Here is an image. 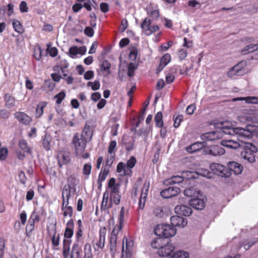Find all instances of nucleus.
Returning <instances> with one entry per match:
<instances>
[{
	"label": "nucleus",
	"instance_id": "nucleus-35",
	"mask_svg": "<svg viewBox=\"0 0 258 258\" xmlns=\"http://www.w3.org/2000/svg\"><path fill=\"white\" fill-rule=\"evenodd\" d=\"M183 181V177L180 176H173L171 178L167 180L166 182L169 184L180 183Z\"/></svg>",
	"mask_w": 258,
	"mask_h": 258
},
{
	"label": "nucleus",
	"instance_id": "nucleus-13",
	"mask_svg": "<svg viewBox=\"0 0 258 258\" xmlns=\"http://www.w3.org/2000/svg\"><path fill=\"white\" fill-rule=\"evenodd\" d=\"M170 222L171 225L175 228L178 227L179 228H183L187 224L186 218L181 217L179 215L172 216L170 218Z\"/></svg>",
	"mask_w": 258,
	"mask_h": 258
},
{
	"label": "nucleus",
	"instance_id": "nucleus-42",
	"mask_svg": "<svg viewBox=\"0 0 258 258\" xmlns=\"http://www.w3.org/2000/svg\"><path fill=\"white\" fill-rule=\"evenodd\" d=\"M150 24L151 21L148 18H145L143 23L141 24V27L142 29L144 31L145 34L147 32V30L149 29Z\"/></svg>",
	"mask_w": 258,
	"mask_h": 258
},
{
	"label": "nucleus",
	"instance_id": "nucleus-3",
	"mask_svg": "<svg viewBox=\"0 0 258 258\" xmlns=\"http://www.w3.org/2000/svg\"><path fill=\"white\" fill-rule=\"evenodd\" d=\"M243 150L241 152V156L244 160L249 163H253L255 161L254 154L257 152V148L251 143L245 142L242 144Z\"/></svg>",
	"mask_w": 258,
	"mask_h": 258
},
{
	"label": "nucleus",
	"instance_id": "nucleus-30",
	"mask_svg": "<svg viewBox=\"0 0 258 258\" xmlns=\"http://www.w3.org/2000/svg\"><path fill=\"white\" fill-rule=\"evenodd\" d=\"M110 67L111 64L107 60H104L103 61L101 66V71L106 73L105 76H107L108 75L110 74Z\"/></svg>",
	"mask_w": 258,
	"mask_h": 258
},
{
	"label": "nucleus",
	"instance_id": "nucleus-58",
	"mask_svg": "<svg viewBox=\"0 0 258 258\" xmlns=\"http://www.w3.org/2000/svg\"><path fill=\"white\" fill-rule=\"evenodd\" d=\"M182 174L184 176H186L187 179L196 178L197 176V174L192 171H183Z\"/></svg>",
	"mask_w": 258,
	"mask_h": 258
},
{
	"label": "nucleus",
	"instance_id": "nucleus-36",
	"mask_svg": "<svg viewBox=\"0 0 258 258\" xmlns=\"http://www.w3.org/2000/svg\"><path fill=\"white\" fill-rule=\"evenodd\" d=\"M13 26L15 31L18 33L22 34L24 32V29L22 27V26L19 21L17 20H14L13 21Z\"/></svg>",
	"mask_w": 258,
	"mask_h": 258
},
{
	"label": "nucleus",
	"instance_id": "nucleus-29",
	"mask_svg": "<svg viewBox=\"0 0 258 258\" xmlns=\"http://www.w3.org/2000/svg\"><path fill=\"white\" fill-rule=\"evenodd\" d=\"M47 103L45 102H40L37 105L35 111V115L37 117H40L43 113V108L46 107Z\"/></svg>",
	"mask_w": 258,
	"mask_h": 258
},
{
	"label": "nucleus",
	"instance_id": "nucleus-57",
	"mask_svg": "<svg viewBox=\"0 0 258 258\" xmlns=\"http://www.w3.org/2000/svg\"><path fill=\"white\" fill-rule=\"evenodd\" d=\"M79 53V49L77 46H73L69 49L70 56L74 58L77 54Z\"/></svg>",
	"mask_w": 258,
	"mask_h": 258
},
{
	"label": "nucleus",
	"instance_id": "nucleus-46",
	"mask_svg": "<svg viewBox=\"0 0 258 258\" xmlns=\"http://www.w3.org/2000/svg\"><path fill=\"white\" fill-rule=\"evenodd\" d=\"M257 242H258V238L255 237V238H253L252 239H251L249 242H248L247 243H243L242 246H243L245 250H248V249L250 248V247L251 246H252L253 245H254L255 243H256Z\"/></svg>",
	"mask_w": 258,
	"mask_h": 258
},
{
	"label": "nucleus",
	"instance_id": "nucleus-15",
	"mask_svg": "<svg viewBox=\"0 0 258 258\" xmlns=\"http://www.w3.org/2000/svg\"><path fill=\"white\" fill-rule=\"evenodd\" d=\"M174 210L176 214L184 216H188L192 213V209L190 207L183 205L176 206Z\"/></svg>",
	"mask_w": 258,
	"mask_h": 258
},
{
	"label": "nucleus",
	"instance_id": "nucleus-28",
	"mask_svg": "<svg viewBox=\"0 0 258 258\" xmlns=\"http://www.w3.org/2000/svg\"><path fill=\"white\" fill-rule=\"evenodd\" d=\"M68 183L65 185H70V187L73 188V192L75 193L76 190V184L77 179L74 174L70 175L67 179Z\"/></svg>",
	"mask_w": 258,
	"mask_h": 258
},
{
	"label": "nucleus",
	"instance_id": "nucleus-61",
	"mask_svg": "<svg viewBox=\"0 0 258 258\" xmlns=\"http://www.w3.org/2000/svg\"><path fill=\"white\" fill-rule=\"evenodd\" d=\"M91 165L89 164H85L83 168V173L86 175H90L91 170Z\"/></svg>",
	"mask_w": 258,
	"mask_h": 258
},
{
	"label": "nucleus",
	"instance_id": "nucleus-40",
	"mask_svg": "<svg viewBox=\"0 0 258 258\" xmlns=\"http://www.w3.org/2000/svg\"><path fill=\"white\" fill-rule=\"evenodd\" d=\"M148 104H149V102H148L147 104L143 108H142V110H141V111L140 112V115H139V116L138 118V120H137V121L136 122V127H139V126L140 124V123L144 120V115L145 114L146 107H147V106H148Z\"/></svg>",
	"mask_w": 258,
	"mask_h": 258
},
{
	"label": "nucleus",
	"instance_id": "nucleus-64",
	"mask_svg": "<svg viewBox=\"0 0 258 258\" xmlns=\"http://www.w3.org/2000/svg\"><path fill=\"white\" fill-rule=\"evenodd\" d=\"M187 50L185 49H181L178 52V57L180 60H183L187 56Z\"/></svg>",
	"mask_w": 258,
	"mask_h": 258
},
{
	"label": "nucleus",
	"instance_id": "nucleus-22",
	"mask_svg": "<svg viewBox=\"0 0 258 258\" xmlns=\"http://www.w3.org/2000/svg\"><path fill=\"white\" fill-rule=\"evenodd\" d=\"M233 101H245L247 103L258 104V97L254 96L235 98L233 99Z\"/></svg>",
	"mask_w": 258,
	"mask_h": 258
},
{
	"label": "nucleus",
	"instance_id": "nucleus-56",
	"mask_svg": "<svg viewBox=\"0 0 258 258\" xmlns=\"http://www.w3.org/2000/svg\"><path fill=\"white\" fill-rule=\"evenodd\" d=\"M137 54L138 50L137 48H132L129 54L130 59L132 60H135L137 58Z\"/></svg>",
	"mask_w": 258,
	"mask_h": 258
},
{
	"label": "nucleus",
	"instance_id": "nucleus-55",
	"mask_svg": "<svg viewBox=\"0 0 258 258\" xmlns=\"http://www.w3.org/2000/svg\"><path fill=\"white\" fill-rule=\"evenodd\" d=\"M196 194V192L193 187L188 188L187 189H185L184 190V194L185 196L191 197H193L195 194Z\"/></svg>",
	"mask_w": 258,
	"mask_h": 258
},
{
	"label": "nucleus",
	"instance_id": "nucleus-54",
	"mask_svg": "<svg viewBox=\"0 0 258 258\" xmlns=\"http://www.w3.org/2000/svg\"><path fill=\"white\" fill-rule=\"evenodd\" d=\"M42 56V50L40 47L35 48L34 50V56L37 60H40Z\"/></svg>",
	"mask_w": 258,
	"mask_h": 258
},
{
	"label": "nucleus",
	"instance_id": "nucleus-1",
	"mask_svg": "<svg viewBox=\"0 0 258 258\" xmlns=\"http://www.w3.org/2000/svg\"><path fill=\"white\" fill-rule=\"evenodd\" d=\"M216 127L226 135H237L238 142L233 140H223L221 145L230 149H236L242 148V144L245 141L244 140L249 139L252 137L255 133L258 138V128L250 124H247L244 128L234 127L231 123L228 122H220L217 124Z\"/></svg>",
	"mask_w": 258,
	"mask_h": 258
},
{
	"label": "nucleus",
	"instance_id": "nucleus-12",
	"mask_svg": "<svg viewBox=\"0 0 258 258\" xmlns=\"http://www.w3.org/2000/svg\"><path fill=\"white\" fill-rule=\"evenodd\" d=\"M205 200L206 198L201 195L197 198L191 199L189 201V204L195 209L201 210L205 207Z\"/></svg>",
	"mask_w": 258,
	"mask_h": 258
},
{
	"label": "nucleus",
	"instance_id": "nucleus-9",
	"mask_svg": "<svg viewBox=\"0 0 258 258\" xmlns=\"http://www.w3.org/2000/svg\"><path fill=\"white\" fill-rule=\"evenodd\" d=\"M39 221V215L36 210H34L32 213L26 227L27 236L30 237L31 233L34 229L35 222Z\"/></svg>",
	"mask_w": 258,
	"mask_h": 258
},
{
	"label": "nucleus",
	"instance_id": "nucleus-47",
	"mask_svg": "<svg viewBox=\"0 0 258 258\" xmlns=\"http://www.w3.org/2000/svg\"><path fill=\"white\" fill-rule=\"evenodd\" d=\"M114 159V156L112 154L108 155L106 160L105 161V167L108 169L111 166Z\"/></svg>",
	"mask_w": 258,
	"mask_h": 258
},
{
	"label": "nucleus",
	"instance_id": "nucleus-49",
	"mask_svg": "<svg viewBox=\"0 0 258 258\" xmlns=\"http://www.w3.org/2000/svg\"><path fill=\"white\" fill-rule=\"evenodd\" d=\"M87 86L91 87L93 90L96 91L99 89L100 85L98 81H95L94 82H88Z\"/></svg>",
	"mask_w": 258,
	"mask_h": 258
},
{
	"label": "nucleus",
	"instance_id": "nucleus-41",
	"mask_svg": "<svg viewBox=\"0 0 258 258\" xmlns=\"http://www.w3.org/2000/svg\"><path fill=\"white\" fill-rule=\"evenodd\" d=\"M147 13L150 15L153 19H157L159 17V12L157 10H153L150 7L147 9Z\"/></svg>",
	"mask_w": 258,
	"mask_h": 258
},
{
	"label": "nucleus",
	"instance_id": "nucleus-53",
	"mask_svg": "<svg viewBox=\"0 0 258 258\" xmlns=\"http://www.w3.org/2000/svg\"><path fill=\"white\" fill-rule=\"evenodd\" d=\"M162 239L161 238H157L156 240H153L151 242V246L153 248L158 249L161 247L160 243L162 242Z\"/></svg>",
	"mask_w": 258,
	"mask_h": 258
},
{
	"label": "nucleus",
	"instance_id": "nucleus-60",
	"mask_svg": "<svg viewBox=\"0 0 258 258\" xmlns=\"http://www.w3.org/2000/svg\"><path fill=\"white\" fill-rule=\"evenodd\" d=\"M183 116L182 115H178L174 119V126L175 128L178 127L180 125V122L183 120Z\"/></svg>",
	"mask_w": 258,
	"mask_h": 258
},
{
	"label": "nucleus",
	"instance_id": "nucleus-6",
	"mask_svg": "<svg viewBox=\"0 0 258 258\" xmlns=\"http://www.w3.org/2000/svg\"><path fill=\"white\" fill-rule=\"evenodd\" d=\"M237 118L240 122L245 123L254 122L256 120L254 110L250 109H243L242 114L239 115Z\"/></svg>",
	"mask_w": 258,
	"mask_h": 258
},
{
	"label": "nucleus",
	"instance_id": "nucleus-50",
	"mask_svg": "<svg viewBox=\"0 0 258 258\" xmlns=\"http://www.w3.org/2000/svg\"><path fill=\"white\" fill-rule=\"evenodd\" d=\"M136 163V159L135 157L132 156L131 158L127 161L126 168L131 169L133 168Z\"/></svg>",
	"mask_w": 258,
	"mask_h": 258
},
{
	"label": "nucleus",
	"instance_id": "nucleus-38",
	"mask_svg": "<svg viewBox=\"0 0 258 258\" xmlns=\"http://www.w3.org/2000/svg\"><path fill=\"white\" fill-rule=\"evenodd\" d=\"M188 253L184 251H178L174 252L170 258H187Z\"/></svg>",
	"mask_w": 258,
	"mask_h": 258
},
{
	"label": "nucleus",
	"instance_id": "nucleus-43",
	"mask_svg": "<svg viewBox=\"0 0 258 258\" xmlns=\"http://www.w3.org/2000/svg\"><path fill=\"white\" fill-rule=\"evenodd\" d=\"M56 230L54 229V233L51 239L52 244L54 246H57L59 244L60 235L59 234L56 235Z\"/></svg>",
	"mask_w": 258,
	"mask_h": 258
},
{
	"label": "nucleus",
	"instance_id": "nucleus-31",
	"mask_svg": "<svg viewBox=\"0 0 258 258\" xmlns=\"http://www.w3.org/2000/svg\"><path fill=\"white\" fill-rule=\"evenodd\" d=\"M5 100L6 101V105L9 108H11L15 105V98L9 94H6L5 96Z\"/></svg>",
	"mask_w": 258,
	"mask_h": 258
},
{
	"label": "nucleus",
	"instance_id": "nucleus-51",
	"mask_svg": "<svg viewBox=\"0 0 258 258\" xmlns=\"http://www.w3.org/2000/svg\"><path fill=\"white\" fill-rule=\"evenodd\" d=\"M122 226V225L120 224H119V225H116L112 231L110 237H113L114 236V237L117 238V235L119 232L121 230Z\"/></svg>",
	"mask_w": 258,
	"mask_h": 258
},
{
	"label": "nucleus",
	"instance_id": "nucleus-21",
	"mask_svg": "<svg viewBox=\"0 0 258 258\" xmlns=\"http://www.w3.org/2000/svg\"><path fill=\"white\" fill-rule=\"evenodd\" d=\"M58 162L60 167L63 165L68 163L70 161V157L69 154L65 153H59L58 155Z\"/></svg>",
	"mask_w": 258,
	"mask_h": 258
},
{
	"label": "nucleus",
	"instance_id": "nucleus-24",
	"mask_svg": "<svg viewBox=\"0 0 258 258\" xmlns=\"http://www.w3.org/2000/svg\"><path fill=\"white\" fill-rule=\"evenodd\" d=\"M105 229H101L100 230L99 241L96 244V246L98 248L102 249L104 247L105 241Z\"/></svg>",
	"mask_w": 258,
	"mask_h": 258
},
{
	"label": "nucleus",
	"instance_id": "nucleus-10",
	"mask_svg": "<svg viewBox=\"0 0 258 258\" xmlns=\"http://www.w3.org/2000/svg\"><path fill=\"white\" fill-rule=\"evenodd\" d=\"M204 152L206 154H210L214 156H221L224 154L225 151L224 148L218 145H213L205 147Z\"/></svg>",
	"mask_w": 258,
	"mask_h": 258
},
{
	"label": "nucleus",
	"instance_id": "nucleus-26",
	"mask_svg": "<svg viewBox=\"0 0 258 258\" xmlns=\"http://www.w3.org/2000/svg\"><path fill=\"white\" fill-rule=\"evenodd\" d=\"M117 238L115 237H110L109 249L111 255H114L116 250V243Z\"/></svg>",
	"mask_w": 258,
	"mask_h": 258
},
{
	"label": "nucleus",
	"instance_id": "nucleus-45",
	"mask_svg": "<svg viewBox=\"0 0 258 258\" xmlns=\"http://www.w3.org/2000/svg\"><path fill=\"white\" fill-rule=\"evenodd\" d=\"M121 196L120 193L110 195L111 202H113L115 205H118L120 201Z\"/></svg>",
	"mask_w": 258,
	"mask_h": 258
},
{
	"label": "nucleus",
	"instance_id": "nucleus-39",
	"mask_svg": "<svg viewBox=\"0 0 258 258\" xmlns=\"http://www.w3.org/2000/svg\"><path fill=\"white\" fill-rule=\"evenodd\" d=\"M84 258H92V249L91 244L87 243L84 246Z\"/></svg>",
	"mask_w": 258,
	"mask_h": 258
},
{
	"label": "nucleus",
	"instance_id": "nucleus-16",
	"mask_svg": "<svg viewBox=\"0 0 258 258\" xmlns=\"http://www.w3.org/2000/svg\"><path fill=\"white\" fill-rule=\"evenodd\" d=\"M169 240L166 241V244L164 246H161L158 252L160 256H167L169 255L173 250V247L169 244Z\"/></svg>",
	"mask_w": 258,
	"mask_h": 258
},
{
	"label": "nucleus",
	"instance_id": "nucleus-17",
	"mask_svg": "<svg viewBox=\"0 0 258 258\" xmlns=\"http://www.w3.org/2000/svg\"><path fill=\"white\" fill-rule=\"evenodd\" d=\"M227 166L229 171L233 172L236 175L240 174L243 169L242 165L233 161L229 162Z\"/></svg>",
	"mask_w": 258,
	"mask_h": 258
},
{
	"label": "nucleus",
	"instance_id": "nucleus-34",
	"mask_svg": "<svg viewBox=\"0 0 258 258\" xmlns=\"http://www.w3.org/2000/svg\"><path fill=\"white\" fill-rule=\"evenodd\" d=\"M72 191L73 192L72 187H70V185H64L62 189V198L70 199Z\"/></svg>",
	"mask_w": 258,
	"mask_h": 258
},
{
	"label": "nucleus",
	"instance_id": "nucleus-62",
	"mask_svg": "<svg viewBox=\"0 0 258 258\" xmlns=\"http://www.w3.org/2000/svg\"><path fill=\"white\" fill-rule=\"evenodd\" d=\"M159 29V27L158 25H154L150 27L149 29L147 30V32L146 33L147 35H150L153 32L158 31Z\"/></svg>",
	"mask_w": 258,
	"mask_h": 258
},
{
	"label": "nucleus",
	"instance_id": "nucleus-52",
	"mask_svg": "<svg viewBox=\"0 0 258 258\" xmlns=\"http://www.w3.org/2000/svg\"><path fill=\"white\" fill-rule=\"evenodd\" d=\"M63 211V215L64 217H67L69 216L70 217H72L73 216V208L71 206L67 207V208H64L63 210H62Z\"/></svg>",
	"mask_w": 258,
	"mask_h": 258
},
{
	"label": "nucleus",
	"instance_id": "nucleus-32",
	"mask_svg": "<svg viewBox=\"0 0 258 258\" xmlns=\"http://www.w3.org/2000/svg\"><path fill=\"white\" fill-rule=\"evenodd\" d=\"M156 125L158 127H162L163 126V114L160 111L157 113L155 116Z\"/></svg>",
	"mask_w": 258,
	"mask_h": 258
},
{
	"label": "nucleus",
	"instance_id": "nucleus-48",
	"mask_svg": "<svg viewBox=\"0 0 258 258\" xmlns=\"http://www.w3.org/2000/svg\"><path fill=\"white\" fill-rule=\"evenodd\" d=\"M66 97V93L61 91L54 96V98L56 99V103L60 104Z\"/></svg>",
	"mask_w": 258,
	"mask_h": 258
},
{
	"label": "nucleus",
	"instance_id": "nucleus-2",
	"mask_svg": "<svg viewBox=\"0 0 258 258\" xmlns=\"http://www.w3.org/2000/svg\"><path fill=\"white\" fill-rule=\"evenodd\" d=\"M74 221L71 219L67 222L64 233L62 254L64 258H68L70 254V245L72 242L71 238L74 234Z\"/></svg>",
	"mask_w": 258,
	"mask_h": 258
},
{
	"label": "nucleus",
	"instance_id": "nucleus-63",
	"mask_svg": "<svg viewBox=\"0 0 258 258\" xmlns=\"http://www.w3.org/2000/svg\"><path fill=\"white\" fill-rule=\"evenodd\" d=\"M84 33L88 37H91L94 35V31L90 27H86L84 30Z\"/></svg>",
	"mask_w": 258,
	"mask_h": 258
},
{
	"label": "nucleus",
	"instance_id": "nucleus-25",
	"mask_svg": "<svg viewBox=\"0 0 258 258\" xmlns=\"http://www.w3.org/2000/svg\"><path fill=\"white\" fill-rule=\"evenodd\" d=\"M92 136V132L89 127H85L80 137L85 140L86 141H90Z\"/></svg>",
	"mask_w": 258,
	"mask_h": 258
},
{
	"label": "nucleus",
	"instance_id": "nucleus-44",
	"mask_svg": "<svg viewBox=\"0 0 258 258\" xmlns=\"http://www.w3.org/2000/svg\"><path fill=\"white\" fill-rule=\"evenodd\" d=\"M137 68V66L134 63H130L127 68V75L131 77L134 76V72Z\"/></svg>",
	"mask_w": 258,
	"mask_h": 258
},
{
	"label": "nucleus",
	"instance_id": "nucleus-27",
	"mask_svg": "<svg viewBox=\"0 0 258 258\" xmlns=\"http://www.w3.org/2000/svg\"><path fill=\"white\" fill-rule=\"evenodd\" d=\"M52 138L50 135L46 134L44 138L43 139L42 145L43 148L46 150L48 151L50 150L51 145L50 143L51 142Z\"/></svg>",
	"mask_w": 258,
	"mask_h": 258
},
{
	"label": "nucleus",
	"instance_id": "nucleus-11",
	"mask_svg": "<svg viewBox=\"0 0 258 258\" xmlns=\"http://www.w3.org/2000/svg\"><path fill=\"white\" fill-rule=\"evenodd\" d=\"M180 189L179 187L173 186H170L162 190L160 195L164 199L170 198L177 195L180 192Z\"/></svg>",
	"mask_w": 258,
	"mask_h": 258
},
{
	"label": "nucleus",
	"instance_id": "nucleus-19",
	"mask_svg": "<svg viewBox=\"0 0 258 258\" xmlns=\"http://www.w3.org/2000/svg\"><path fill=\"white\" fill-rule=\"evenodd\" d=\"M15 117L21 123L28 124L31 121V118L22 112H18L15 114Z\"/></svg>",
	"mask_w": 258,
	"mask_h": 258
},
{
	"label": "nucleus",
	"instance_id": "nucleus-4",
	"mask_svg": "<svg viewBox=\"0 0 258 258\" xmlns=\"http://www.w3.org/2000/svg\"><path fill=\"white\" fill-rule=\"evenodd\" d=\"M176 230L168 224L158 225L154 229V233L159 237L168 238L175 235Z\"/></svg>",
	"mask_w": 258,
	"mask_h": 258
},
{
	"label": "nucleus",
	"instance_id": "nucleus-18",
	"mask_svg": "<svg viewBox=\"0 0 258 258\" xmlns=\"http://www.w3.org/2000/svg\"><path fill=\"white\" fill-rule=\"evenodd\" d=\"M207 146L205 142H197L186 148V151L190 153L197 152Z\"/></svg>",
	"mask_w": 258,
	"mask_h": 258
},
{
	"label": "nucleus",
	"instance_id": "nucleus-20",
	"mask_svg": "<svg viewBox=\"0 0 258 258\" xmlns=\"http://www.w3.org/2000/svg\"><path fill=\"white\" fill-rule=\"evenodd\" d=\"M171 56L169 53L165 54L161 58L160 63L157 69V73L161 72L170 62Z\"/></svg>",
	"mask_w": 258,
	"mask_h": 258
},
{
	"label": "nucleus",
	"instance_id": "nucleus-5",
	"mask_svg": "<svg viewBox=\"0 0 258 258\" xmlns=\"http://www.w3.org/2000/svg\"><path fill=\"white\" fill-rule=\"evenodd\" d=\"M210 168L214 174L221 177H228L231 174L227 167L219 163H211Z\"/></svg>",
	"mask_w": 258,
	"mask_h": 258
},
{
	"label": "nucleus",
	"instance_id": "nucleus-8",
	"mask_svg": "<svg viewBox=\"0 0 258 258\" xmlns=\"http://www.w3.org/2000/svg\"><path fill=\"white\" fill-rule=\"evenodd\" d=\"M87 141H86L80 137V135L78 134H76L73 138V144H74L76 153L77 155H80L83 153L85 148L86 143Z\"/></svg>",
	"mask_w": 258,
	"mask_h": 258
},
{
	"label": "nucleus",
	"instance_id": "nucleus-37",
	"mask_svg": "<svg viewBox=\"0 0 258 258\" xmlns=\"http://www.w3.org/2000/svg\"><path fill=\"white\" fill-rule=\"evenodd\" d=\"M19 147L26 153H30L31 149L28 145L27 142L25 140H21L19 143Z\"/></svg>",
	"mask_w": 258,
	"mask_h": 258
},
{
	"label": "nucleus",
	"instance_id": "nucleus-59",
	"mask_svg": "<svg viewBox=\"0 0 258 258\" xmlns=\"http://www.w3.org/2000/svg\"><path fill=\"white\" fill-rule=\"evenodd\" d=\"M8 155V149L6 148H1L0 149V160H4Z\"/></svg>",
	"mask_w": 258,
	"mask_h": 258
},
{
	"label": "nucleus",
	"instance_id": "nucleus-23",
	"mask_svg": "<svg viewBox=\"0 0 258 258\" xmlns=\"http://www.w3.org/2000/svg\"><path fill=\"white\" fill-rule=\"evenodd\" d=\"M116 172L121 173L122 175H129L131 172V169H127L125 165L122 162L118 163L116 167Z\"/></svg>",
	"mask_w": 258,
	"mask_h": 258
},
{
	"label": "nucleus",
	"instance_id": "nucleus-7",
	"mask_svg": "<svg viewBox=\"0 0 258 258\" xmlns=\"http://www.w3.org/2000/svg\"><path fill=\"white\" fill-rule=\"evenodd\" d=\"M246 66L245 61H241L234 67H233L228 72V77L231 78L234 76H243L246 73L245 67Z\"/></svg>",
	"mask_w": 258,
	"mask_h": 258
},
{
	"label": "nucleus",
	"instance_id": "nucleus-33",
	"mask_svg": "<svg viewBox=\"0 0 258 258\" xmlns=\"http://www.w3.org/2000/svg\"><path fill=\"white\" fill-rule=\"evenodd\" d=\"M109 169L108 168L104 167L101 170L99 177L98 178V182H101L102 181L105 180L106 176L109 172Z\"/></svg>",
	"mask_w": 258,
	"mask_h": 258
},
{
	"label": "nucleus",
	"instance_id": "nucleus-14",
	"mask_svg": "<svg viewBox=\"0 0 258 258\" xmlns=\"http://www.w3.org/2000/svg\"><path fill=\"white\" fill-rule=\"evenodd\" d=\"M219 130H220L219 129ZM223 134L224 133L221 131H218L217 130L202 135L201 136V138L203 140L213 141L221 138L223 136Z\"/></svg>",
	"mask_w": 258,
	"mask_h": 258
}]
</instances>
